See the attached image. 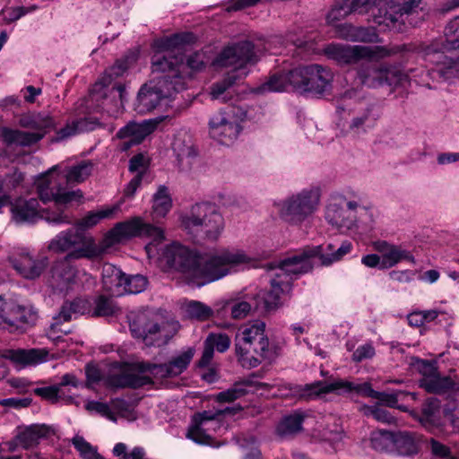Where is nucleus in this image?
Segmentation results:
<instances>
[{
  "instance_id": "obj_1",
  "label": "nucleus",
  "mask_w": 459,
  "mask_h": 459,
  "mask_svg": "<svg viewBox=\"0 0 459 459\" xmlns=\"http://www.w3.org/2000/svg\"><path fill=\"white\" fill-rule=\"evenodd\" d=\"M352 249L350 241L340 245L327 243L318 246H306L292 255L281 260L277 267L274 277L271 279V289L260 290L254 298L257 300L258 314L270 313L279 308L283 298L291 290L293 276L311 272L314 268L313 259L318 258L320 265L329 266L343 258Z\"/></svg>"
},
{
  "instance_id": "obj_2",
  "label": "nucleus",
  "mask_w": 459,
  "mask_h": 459,
  "mask_svg": "<svg viewBox=\"0 0 459 459\" xmlns=\"http://www.w3.org/2000/svg\"><path fill=\"white\" fill-rule=\"evenodd\" d=\"M161 261L169 268L182 273L189 283L201 287L227 275L232 266L247 263L248 257L242 251L229 249L203 256L178 243H173L164 247Z\"/></svg>"
},
{
  "instance_id": "obj_3",
  "label": "nucleus",
  "mask_w": 459,
  "mask_h": 459,
  "mask_svg": "<svg viewBox=\"0 0 459 459\" xmlns=\"http://www.w3.org/2000/svg\"><path fill=\"white\" fill-rule=\"evenodd\" d=\"M169 56L154 54L152 58L153 74H160L156 81L143 84L137 95L135 110L145 114L152 111L162 100L170 97L174 92L185 90V77L182 75L178 58L175 61Z\"/></svg>"
},
{
  "instance_id": "obj_4",
  "label": "nucleus",
  "mask_w": 459,
  "mask_h": 459,
  "mask_svg": "<svg viewBox=\"0 0 459 459\" xmlns=\"http://www.w3.org/2000/svg\"><path fill=\"white\" fill-rule=\"evenodd\" d=\"M257 61L254 44L249 40L240 41L237 44L228 46L216 57L213 64L221 66H233L227 76L221 81L215 82L211 87V95L213 100H220L226 102L231 99V87L238 80L247 74L246 65Z\"/></svg>"
},
{
  "instance_id": "obj_5",
  "label": "nucleus",
  "mask_w": 459,
  "mask_h": 459,
  "mask_svg": "<svg viewBox=\"0 0 459 459\" xmlns=\"http://www.w3.org/2000/svg\"><path fill=\"white\" fill-rule=\"evenodd\" d=\"M428 14L424 0L390 1L379 6L377 13H373V22L383 27L384 30L403 33L410 28L420 26Z\"/></svg>"
},
{
  "instance_id": "obj_6",
  "label": "nucleus",
  "mask_w": 459,
  "mask_h": 459,
  "mask_svg": "<svg viewBox=\"0 0 459 459\" xmlns=\"http://www.w3.org/2000/svg\"><path fill=\"white\" fill-rule=\"evenodd\" d=\"M264 321L254 320L244 325L235 337V352L243 366L257 367L270 357V342Z\"/></svg>"
},
{
  "instance_id": "obj_7",
  "label": "nucleus",
  "mask_w": 459,
  "mask_h": 459,
  "mask_svg": "<svg viewBox=\"0 0 459 459\" xmlns=\"http://www.w3.org/2000/svg\"><path fill=\"white\" fill-rule=\"evenodd\" d=\"M48 248L56 253L66 252V259H95L103 255L101 242L97 244L77 227L61 231L50 241Z\"/></svg>"
},
{
  "instance_id": "obj_8",
  "label": "nucleus",
  "mask_w": 459,
  "mask_h": 459,
  "mask_svg": "<svg viewBox=\"0 0 459 459\" xmlns=\"http://www.w3.org/2000/svg\"><path fill=\"white\" fill-rule=\"evenodd\" d=\"M182 225L191 234L216 240L224 229V219L215 204L200 203L182 217Z\"/></svg>"
},
{
  "instance_id": "obj_9",
  "label": "nucleus",
  "mask_w": 459,
  "mask_h": 459,
  "mask_svg": "<svg viewBox=\"0 0 459 459\" xmlns=\"http://www.w3.org/2000/svg\"><path fill=\"white\" fill-rule=\"evenodd\" d=\"M193 38L194 35L192 33L174 34L169 37L156 39L153 44V47L156 49L155 54L171 56L169 57V59L173 62L178 58V65L177 66H180L182 75L185 77V85L186 84V74L185 73L186 68L197 72L202 70L206 63L204 54L202 52H195L187 57L186 65H184L183 52L185 51V46L186 44L190 43Z\"/></svg>"
},
{
  "instance_id": "obj_10",
  "label": "nucleus",
  "mask_w": 459,
  "mask_h": 459,
  "mask_svg": "<svg viewBox=\"0 0 459 459\" xmlns=\"http://www.w3.org/2000/svg\"><path fill=\"white\" fill-rule=\"evenodd\" d=\"M58 166L40 175L35 181L38 195L44 204L54 201L56 204H66L82 197L81 190L68 191V182Z\"/></svg>"
},
{
  "instance_id": "obj_11",
  "label": "nucleus",
  "mask_w": 459,
  "mask_h": 459,
  "mask_svg": "<svg viewBox=\"0 0 459 459\" xmlns=\"http://www.w3.org/2000/svg\"><path fill=\"white\" fill-rule=\"evenodd\" d=\"M135 237L152 238V241L159 243L164 239V232L159 227L144 222L141 217H134L131 220L118 222L101 241L103 255L112 246L124 239Z\"/></svg>"
},
{
  "instance_id": "obj_12",
  "label": "nucleus",
  "mask_w": 459,
  "mask_h": 459,
  "mask_svg": "<svg viewBox=\"0 0 459 459\" xmlns=\"http://www.w3.org/2000/svg\"><path fill=\"white\" fill-rule=\"evenodd\" d=\"M403 49V47L401 46L387 48L383 46H349L331 43L325 48L324 53L328 58L333 59L339 64L352 65L359 63L363 58L390 56L401 52Z\"/></svg>"
},
{
  "instance_id": "obj_13",
  "label": "nucleus",
  "mask_w": 459,
  "mask_h": 459,
  "mask_svg": "<svg viewBox=\"0 0 459 459\" xmlns=\"http://www.w3.org/2000/svg\"><path fill=\"white\" fill-rule=\"evenodd\" d=\"M138 373L130 369L123 370L117 374L109 375L106 383L110 387L116 388H139L152 383L150 377L143 376L140 373L149 372L156 378L173 377L170 375L169 363L155 364L151 362H139L134 365Z\"/></svg>"
},
{
  "instance_id": "obj_14",
  "label": "nucleus",
  "mask_w": 459,
  "mask_h": 459,
  "mask_svg": "<svg viewBox=\"0 0 459 459\" xmlns=\"http://www.w3.org/2000/svg\"><path fill=\"white\" fill-rule=\"evenodd\" d=\"M319 201L320 193L318 189H304L278 204L279 215L289 223H301L315 212Z\"/></svg>"
},
{
  "instance_id": "obj_15",
  "label": "nucleus",
  "mask_w": 459,
  "mask_h": 459,
  "mask_svg": "<svg viewBox=\"0 0 459 459\" xmlns=\"http://www.w3.org/2000/svg\"><path fill=\"white\" fill-rule=\"evenodd\" d=\"M11 204V213L17 223H33L39 219H44L53 224H71L72 217L63 211L48 212L39 208L37 198H16Z\"/></svg>"
},
{
  "instance_id": "obj_16",
  "label": "nucleus",
  "mask_w": 459,
  "mask_h": 459,
  "mask_svg": "<svg viewBox=\"0 0 459 459\" xmlns=\"http://www.w3.org/2000/svg\"><path fill=\"white\" fill-rule=\"evenodd\" d=\"M375 57L363 58L357 70V75L361 84L376 88L387 84L389 86L403 85L407 81V75L403 72L373 61Z\"/></svg>"
},
{
  "instance_id": "obj_17",
  "label": "nucleus",
  "mask_w": 459,
  "mask_h": 459,
  "mask_svg": "<svg viewBox=\"0 0 459 459\" xmlns=\"http://www.w3.org/2000/svg\"><path fill=\"white\" fill-rule=\"evenodd\" d=\"M38 313L32 307L20 305L0 297V327L10 332H24L35 325Z\"/></svg>"
},
{
  "instance_id": "obj_18",
  "label": "nucleus",
  "mask_w": 459,
  "mask_h": 459,
  "mask_svg": "<svg viewBox=\"0 0 459 459\" xmlns=\"http://www.w3.org/2000/svg\"><path fill=\"white\" fill-rule=\"evenodd\" d=\"M351 392H355L366 397L375 398L378 391L372 389V386L368 382L354 384L346 380L338 379L333 382L316 381L312 384L306 385L302 389L300 397L310 398L312 396H318L321 394L329 393L346 394Z\"/></svg>"
},
{
  "instance_id": "obj_19",
  "label": "nucleus",
  "mask_w": 459,
  "mask_h": 459,
  "mask_svg": "<svg viewBox=\"0 0 459 459\" xmlns=\"http://www.w3.org/2000/svg\"><path fill=\"white\" fill-rule=\"evenodd\" d=\"M448 50L443 39L435 40L422 47L420 50L421 56L426 62L437 65V68L433 69L432 73L446 80L454 77L458 72V64L445 55V51Z\"/></svg>"
},
{
  "instance_id": "obj_20",
  "label": "nucleus",
  "mask_w": 459,
  "mask_h": 459,
  "mask_svg": "<svg viewBox=\"0 0 459 459\" xmlns=\"http://www.w3.org/2000/svg\"><path fill=\"white\" fill-rule=\"evenodd\" d=\"M211 136L221 144L230 145L238 137L242 126L230 113H219L209 122Z\"/></svg>"
},
{
  "instance_id": "obj_21",
  "label": "nucleus",
  "mask_w": 459,
  "mask_h": 459,
  "mask_svg": "<svg viewBox=\"0 0 459 459\" xmlns=\"http://www.w3.org/2000/svg\"><path fill=\"white\" fill-rule=\"evenodd\" d=\"M358 203L355 201L347 202L340 197L332 201L325 210V220L333 226L347 230L351 229L356 222V209Z\"/></svg>"
},
{
  "instance_id": "obj_22",
  "label": "nucleus",
  "mask_w": 459,
  "mask_h": 459,
  "mask_svg": "<svg viewBox=\"0 0 459 459\" xmlns=\"http://www.w3.org/2000/svg\"><path fill=\"white\" fill-rule=\"evenodd\" d=\"M9 261L14 270L27 280H35L39 278L48 266L46 257L34 259L30 253L23 248L12 253Z\"/></svg>"
},
{
  "instance_id": "obj_23",
  "label": "nucleus",
  "mask_w": 459,
  "mask_h": 459,
  "mask_svg": "<svg viewBox=\"0 0 459 459\" xmlns=\"http://www.w3.org/2000/svg\"><path fill=\"white\" fill-rule=\"evenodd\" d=\"M158 124V120L150 119L141 124L131 122L120 128L117 133V137L121 140V150L127 151L131 147L141 143L156 129Z\"/></svg>"
},
{
  "instance_id": "obj_24",
  "label": "nucleus",
  "mask_w": 459,
  "mask_h": 459,
  "mask_svg": "<svg viewBox=\"0 0 459 459\" xmlns=\"http://www.w3.org/2000/svg\"><path fill=\"white\" fill-rule=\"evenodd\" d=\"M172 150L175 155V165L180 172L188 173L197 160V152L192 138L186 133L175 136Z\"/></svg>"
},
{
  "instance_id": "obj_25",
  "label": "nucleus",
  "mask_w": 459,
  "mask_h": 459,
  "mask_svg": "<svg viewBox=\"0 0 459 459\" xmlns=\"http://www.w3.org/2000/svg\"><path fill=\"white\" fill-rule=\"evenodd\" d=\"M48 351L45 349H5L0 351V357L10 360L15 365L28 366L43 362Z\"/></svg>"
},
{
  "instance_id": "obj_26",
  "label": "nucleus",
  "mask_w": 459,
  "mask_h": 459,
  "mask_svg": "<svg viewBox=\"0 0 459 459\" xmlns=\"http://www.w3.org/2000/svg\"><path fill=\"white\" fill-rule=\"evenodd\" d=\"M306 91L315 94H323L331 88L333 78L332 71L320 65H308Z\"/></svg>"
},
{
  "instance_id": "obj_27",
  "label": "nucleus",
  "mask_w": 459,
  "mask_h": 459,
  "mask_svg": "<svg viewBox=\"0 0 459 459\" xmlns=\"http://www.w3.org/2000/svg\"><path fill=\"white\" fill-rule=\"evenodd\" d=\"M132 59L126 57L125 59L117 60L112 66L105 70L103 75L96 82L91 89V94L97 99L103 97L107 99L105 88L108 87L113 81L122 76L129 68Z\"/></svg>"
},
{
  "instance_id": "obj_28",
  "label": "nucleus",
  "mask_w": 459,
  "mask_h": 459,
  "mask_svg": "<svg viewBox=\"0 0 459 459\" xmlns=\"http://www.w3.org/2000/svg\"><path fill=\"white\" fill-rule=\"evenodd\" d=\"M230 339L226 333H209L204 341V347L198 366L200 368L208 366L213 358L214 350L219 352H225L230 348Z\"/></svg>"
},
{
  "instance_id": "obj_29",
  "label": "nucleus",
  "mask_w": 459,
  "mask_h": 459,
  "mask_svg": "<svg viewBox=\"0 0 459 459\" xmlns=\"http://www.w3.org/2000/svg\"><path fill=\"white\" fill-rule=\"evenodd\" d=\"M54 429L46 424H33L17 435L18 443L23 449H30L39 445L40 439L53 435Z\"/></svg>"
},
{
  "instance_id": "obj_30",
  "label": "nucleus",
  "mask_w": 459,
  "mask_h": 459,
  "mask_svg": "<svg viewBox=\"0 0 459 459\" xmlns=\"http://www.w3.org/2000/svg\"><path fill=\"white\" fill-rule=\"evenodd\" d=\"M126 274L111 264H105L102 267L103 288L114 296L123 295V285Z\"/></svg>"
},
{
  "instance_id": "obj_31",
  "label": "nucleus",
  "mask_w": 459,
  "mask_h": 459,
  "mask_svg": "<svg viewBox=\"0 0 459 459\" xmlns=\"http://www.w3.org/2000/svg\"><path fill=\"white\" fill-rule=\"evenodd\" d=\"M69 260L65 257L55 263L51 269L52 285L61 291L66 290L75 277V269L69 264Z\"/></svg>"
},
{
  "instance_id": "obj_32",
  "label": "nucleus",
  "mask_w": 459,
  "mask_h": 459,
  "mask_svg": "<svg viewBox=\"0 0 459 459\" xmlns=\"http://www.w3.org/2000/svg\"><path fill=\"white\" fill-rule=\"evenodd\" d=\"M420 436L411 431L394 432V451L401 455H412L419 452Z\"/></svg>"
},
{
  "instance_id": "obj_33",
  "label": "nucleus",
  "mask_w": 459,
  "mask_h": 459,
  "mask_svg": "<svg viewBox=\"0 0 459 459\" xmlns=\"http://www.w3.org/2000/svg\"><path fill=\"white\" fill-rule=\"evenodd\" d=\"M46 134V132H24L5 128L3 131V139L8 144H16L22 147L31 146L39 142Z\"/></svg>"
},
{
  "instance_id": "obj_34",
  "label": "nucleus",
  "mask_w": 459,
  "mask_h": 459,
  "mask_svg": "<svg viewBox=\"0 0 459 459\" xmlns=\"http://www.w3.org/2000/svg\"><path fill=\"white\" fill-rule=\"evenodd\" d=\"M248 386L265 388L268 387L269 385L266 383L255 382L251 379L236 382L229 389L217 394L216 401L219 403H232L246 395L247 394V387Z\"/></svg>"
},
{
  "instance_id": "obj_35",
  "label": "nucleus",
  "mask_w": 459,
  "mask_h": 459,
  "mask_svg": "<svg viewBox=\"0 0 459 459\" xmlns=\"http://www.w3.org/2000/svg\"><path fill=\"white\" fill-rule=\"evenodd\" d=\"M257 300L252 297H247L245 300L237 299L227 301L225 309L230 312V316L235 320H240L247 317L253 310L258 313Z\"/></svg>"
},
{
  "instance_id": "obj_36",
  "label": "nucleus",
  "mask_w": 459,
  "mask_h": 459,
  "mask_svg": "<svg viewBox=\"0 0 459 459\" xmlns=\"http://www.w3.org/2000/svg\"><path fill=\"white\" fill-rule=\"evenodd\" d=\"M155 327V316L151 313L142 312L134 316L130 322V331L135 338L143 342L151 328Z\"/></svg>"
},
{
  "instance_id": "obj_37",
  "label": "nucleus",
  "mask_w": 459,
  "mask_h": 459,
  "mask_svg": "<svg viewBox=\"0 0 459 459\" xmlns=\"http://www.w3.org/2000/svg\"><path fill=\"white\" fill-rule=\"evenodd\" d=\"M19 125L24 128L36 130L37 132H48V130L54 127L52 117L40 114L30 113L22 115L19 118Z\"/></svg>"
},
{
  "instance_id": "obj_38",
  "label": "nucleus",
  "mask_w": 459,
  "mask_h": 459,
  "mask_svg": "<svg viewBox=\"0 0 459 459\" xmlns=\"http://www.w3.org/2000/svg\"><path fill=\"white\" fill-rule=\"evenodd\" d=\"M94 169V164L91 160H82L77 164L66 167L63 172L69 185L79 184L87 179Z\"/></svg>"
},
{
  "instance_id": "obj_39",
  "label": "nucleus",
  "mask_w": 459,
  "mask_h": 459,
  "mask_svg": "<svg viewBox=\"0 0 459 459\" xmlns=\"http://www.w3.org/2000/svg\"><path fill=\"white\" fill-rule=\"evenodd\" d=\"M304 416L299 412L284 417L276 428L277 434L281 437H291L302 429Z\"/></svg>"
},
{
  "instance_id": "obj_40",
  "label": "nucleus",
  "mask_w": 459,
  "mask_h": 459,
  "mask_svg": "<svg viewBox=\"0 0 459 459\" xmlns=\"http://www.w3.org/2000/svg\"><path fill=\"white\" fill-rule=\"evenodd\" d=\"M171 337L168 325L165 323L160 324L155 317V327H152L148 332L144 344L146 346L160 347L166 345Z\"/></svg>"
},
{
  "instance_id": "obj_41",
  "label": "nucleus",
  "mask_w": 459,
  "mask_h": 459,
  "mask_svg": "<svg viewBox=\"0 0 459 459\" xmlns=\"http://www.w3.org/2000/svg\"><path fill=\"white\" fill-rule=\"evenodd\" d=\"M420 386L424 388L428 393L444 394L451 389H455V384L450 377H441L437 373L434 377L427 381H420Z\"/></svg>"
},
{
  "instance_id": "obj_42",
  "label": "nucleus",
  "mask_w": 459,
  "mask_h": 459,
  "mask_svg": "<svg viewBox=\"0 0 459 459\" xmlns=\"http://www.w3.org/2000/svg\"><path fill=\"white\" fill-rule=\"evenodd\" d=\"M118 209L119 206L116 205L98 212H90L82 219L77 221L75 226L83 232L85 230L97 225L100 220L111 217Z\"/></svg>"
},
{
  "instance_id": "obj_43",
  "label": "nucleus",
  "mask_w": 459,
  "mask_h": 459,
  "mask_svg": "<svg viewBox=\"0 0 459 459\" xmlns=\"http://www.w3.org/2000/svg\"><path fill=\"white\" fill-rule=\"evenodd\" d=\"M288 78L285 72H279L272 74L266 82L255 89L256 93H265L270 91H287Z\"/></svg>"
},
{
  "instance_id": "obj_44",
  "label": "nucleus",
  "mask_w": 459,
  "mask_h": 459,
  "mask_svg": "<svg viewBox=\"0 0 459 459\" xmlns=\"http://www.w3.org/2000/svg\"><path fill=\"white\" fill-rule=\"evenodd\" d=\"M171 199L165 186H160L153 196L152 213L154 219L163 218L170 210Z\"/></svg>"
},
{
  "instance_id": "obj_45",
  "label": "nucleus",
  "mask_w": 459,
  "mask_h": 459,
  "mask_svg": "<svg viewBox=\"0 0 459 459\" xmlns=\"http://www.w3.org/2000/svg\"><path fill=\"white\" fill-rule=\"evenodd\" d=\"M403 260H408L414 263V258L410 252L392 245L386 254L383 255L381 268L385 269L393 267Z\"/></svg>"
},
{
  "instance_id": "obj_46",
  "label": "nucleus",
  "mask_w": 459,
  "mask_h": 459,
  "mask_svg": "<svg viewBox=\"0 0 459 459\" xmlns=\"http://www.w3.org/2000/svg\"><path fill=\"white\" fill-rule=\"evenodd\" d=\"M394 432L387 430H379L372 435L371 446L380 452L394 451Z\"/></svg>"
},
{
  "instance_id": "obj_47",
  "label": "nucleus",
  "mask_w": 459,
  "mask_h": 459,
  "mask_svg": "<svg viewBox=\"0 0 459 459\" xmlns=\"http://www.w3.org/2000/svg\"><path fill=\"white\" fill-rule=\"evenodd\" d=\"M360 411L365 416L372 417L382 423H396L395 418L386 409L381 407L379 403H376L374 405H363L360 407Z\"/></svg>"
},
{
  "instance_id": "obj_48",
  "label": "nucleus",
  "mask_w": 459,
  "mask_h": 459,
  "mask_svg": "<svg viewBox=\"0 0 459 459\" xmlns=\"http://www.w3.org/2000/svg\"><path fill=\"white\" fill-rule=\"evenodd\" d=\"M308 65L299 66L286 73L289 91L300 90L306 91Z\"/></svg>"
},
{
  "instance_id": "obj_49",
  "label": "nucleus",
  "mask_w": 459,
  "mask_h": 459,
  "mask_svg": "<svg viewBox=\"0 0 459 459\" xmlns=\"http://www.w3.org/2000/svg\"><path fill=\"white\" fill-rule=\"evenodd\" d=\"M95 307L92 311V316H109L117 313L118 307L114 299L104 295L99 296L95 299Z\"/></svg>"
},
{
  "instance_id": "obj_50",
  "label": "nucleus",
  "mask_w": 459,
  "mask_h": 459,
  "mask_svg": "<svg viewBox=\"0 0 459 459\" xmlns=\"http://www.w3.org/2000/svg\"><path fill=\"white\" fill-rule=\"evenodd\" d=\"M193 357L194 350L189 348L187 351L173 358L169 362H168L170 369V375H172L173 377L179 376L187 368Z\"/></svg>"
},
{
  "instance_id": "obj_51",
  "label": "nucleus",
  "mask_w": 459,
  "mask_h": 459,
  "mask_svg": "<svg viewBox=\"0 0 459 459\" xmlns=\"http://www.w3.org/2000/svg\"><path fill=\"white\" fill-rule=\"evenodd\" d=\"M376 120L371 108H366L361 114L352 118L349 127L355 133L366 132L367 128L374 126Z\"/></svg>"
},
{
  "instance_id": "obj_52",
  "label": "nucleus",
  "mask_w": 459,
  "mask_h": 459,
  "mask_svg": "<svg viewBox=\"0 0 459 459\" xmlns=\"http://www.w3.org/2000/svg\"><path fill=\"white\" fill-rule=\"evenodd\" d=\"M444 37L446 48L452 50L459 49V16L447 23L444 30Z\"/></svg>"
},
{
  "instance_id": "obj_53",
  "label": "nucleus",
  "mask_w": 459,
  "mask_h": 459,
  "mask_svg": "<svg viewBox=\"0 0 459 459\" xmlns=\"http://www.w3.org/2000/svg\"><path fill=\"white\" fill-rule=\"evenodd\" d=\"M401 396H410L412 400L416 399L415 393L403 392V391H396L392 394L385 393V392H377V396L374 399L379 400L382 403L385 404L390 408H399L402 411H405L403 406H398L397 403Z\"/></svg>"
},
{
  "instance_id": "obj_54",
  "label": "nucleus",
  "mask_w": 459,
  "mask_h": 459,
  "mask_svg": "<svg viewBox=\"0 0 459 459\" xmlns=\"http://www.w3.org/2000/svg\"><path fill=\"white\" fill-rule=\"evenodd\" d=\"M413 367L422 376L420 381H427L428 379L434 377L438 372L437 362L414 358L412 362Z\"/></svg>"
},
{
  "instance_id": "obj_55",
  "label": "nucleus",
  "mask_w": 459,
  "mask_h": 459,
  "mask_svg": "<svg viewBox=\"0 0 459 459\" xmlns=\"http://www.w3.org/2000/svg\"><path fill=\"white\" fill-rule=\"evenodd\" d=\"M147 279L141 274L126 275L125 277V284L123 285V294L140 293L145 290Z\"/></svg>"
},
{
  "instance_id": "obj_56",
  "label": "nucleus",
  "mask_w": 459,
  "mask_h": 459,
  "mask_svg": "<svg viewBox=\"0 0 459 459\" xmlns=\"http://www.w3.org/2000/svg\"><path fill=\"white\" fill-rule=\"evenodd\" d=\"M352 41L354 42H366V43H377L380 41L376 29L373 27L356 26L353 34Z\"/></svg>"
},
{
  "instance_id": "obj_57",
  "label": "nucleus",
  "mask_w": 459,
  "mask_h": 459,
  "mask_svg": "<svg viewBox=\"0 0 459 459\" xmlns=\"http://www.w3.org/2000/svg\"><path fill=\"white\" fill-rule=\"evenodd\" d=\"M113 454L116 456H122V459H146L143 447L135 446L130 453H127V446L124 443L116 444Z\"/></svg>"
},
{
  "instance_id": "obj_58",
  "label": "nucleus",
  "mask_w": 459,
  "mask_h": 459,
  "mask_svg": "<svg viewBox=\"0 0 459 459\" xmlns=\"http://www.w3.org/2000/svg\"><path fill=\"white\" fill-rule=\"evenodd\" d=\"M186 311L190 317L196 318L198 320H206L212 314V309L198 301H192L188 304Z\"/></svg>"
},
{
  "instance_id": "obj_59",
  "label": "nucleus",
  "mask_w": 459,
  "mask_h": 459,
  "mask_svg": "<svg viewBox=\"0 0 459 459\" xmlns=\"http://www.w3.org/2000/svg\"><path fill=\"white\" fill-rule=\"evenodd\" d=\"M203 425L192 422L191 427L188 429L186 437L197 444L209 445L212 437L206 434L205 430L202 428Z\"/></svg>"
},
{
  "instance_id": "obj_60",
  "label": "nucleus",
  "mask_w": 459,
  "mask_h": 459,
  "mask_svg": "<svg viewBox=\"0 0 459 459\" xmlns=\"http://www.w3.org/2000/svg\"><path fill=\"white\" fill-rule=\"evenodd\" d=\"M440 402L438 399L430 397L428 398L422 404L421 413L420 420L422 423L430 422L432 417L439 411Z\"/></svg>"
},
{
  "instance_id": "obj_61",
  "label": "nucleus",
  "mask_w": 459,
  "mask_h": 459,
  "mask_svg": "<svg viewBox=\"0 0 459 459\" xmlns=\"http://www.w3.org/2000/svg\"><path fill=\"white\" fill-rule=\"evenodd\" d=\"M24 180V175L15 169L12 174L6 175L1 181L0 188L6 192H11L19 186Z\"/></svg>"
},
{
  "instance_id": "obj_62",
  "label": "nucleus",
  "mask_w": 459,
  "mask_h": 459,
  "mask_svg": "<svg viewBox=\"0 0 459 459\" xmlns=\"http://www.w3.org/2000/svg\"><path fill=\"white\" fill-rule=\"evenodd\" d=\"M350 4H335L328 13L326 16L327 22L333 24L335 22L345 18L348 14L351 13Z\"/></svg>"
},
{
  "instance_id": "obj_63",
  "label": "nucleus",
  "mask_w": 459,
  "mask_h": 459,
  "mask_svg": "<svg viewBox=\"0 0 459 459\" xmlns=\"http://www.w3.org/2000/svg\"><path fill=\"white\" fill-rule=\"evenodd\" d=\"M85 408L89 411H95L98 414H100L103 417H106L107 419H108L110 420H113V421L117 420L115 414L112 412L108 404L106 403L91 401L86 404Z\"/></svg>"
},
{
  "instance_id": "obj_64",
  "label": "nucleus",
  "mask_w": 459,
  "mask_h": 459,
  "mask_svg": "<svg viewBox=\"0 0 459 459\" xmlns=\"http://www.w3.org/2000/svg\"><path fill=\"white\" fill-rule=\"evenodd\" d=\"M73 445L77 449L83 459H90L94 456L97 452L90 443H88L82 437H74L73 438Z\"/></svg>"
}]
</instances>
